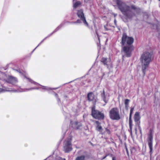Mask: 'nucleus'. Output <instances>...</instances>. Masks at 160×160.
Returning a JSON list of instances; mask_svg holds the SVG:
<instances>
[{
  "label": "nucleus",
  "mask_w": 160,
  "mask_h": 160,
  "mask_svg": "<svg viewBox=\"0 0 160 160\" xmlns=\"http://www.w3.org/2000/svg\"><path fill=\"white\" fill-rule=\"evenodd\" d=\"M151 54L148 52H145L142 55L141 61L143 70L145 69L148 66L151 61Z\"/></svg>",
  "instance_id": "1"
},
{
  "label": "nucleus",
  "mask_w": 160,
  "mask_h": 160,
  "mask_svg": "<svg viewBox=\"0 0 160 160\" xmlns=\"http://www.w3.org/2000/svg\"><path fill=\"white\" fill-rule=\"evenodd\" d=\"M119 8L121 11L125 14V18L126 19V20H124L125 22H126L127 19H130L133 16L132 12L129 11V7L125 3L121 2L119 4Z\"/></svg>",
  "instance_id": "2"
},
{
  "label": "nucleus",
  "mask_w": 160,
  "mask_h": 160,
  "mask_svg": "<svg viewBox=\"0 0 160 160\" xmlns=\"http://www.w3.org/2000/svg\"><path fill=\"white\" fill-rule=\"evenodd\" d=\"M109 117L112 120H119L121 117L118 109L117 108H112L109 111Z\"/></svg>",
  "instance_id": "3"
},
{
  "label": "nucleus",
  "mask_w": 160,
  "mask_h": 160,
  "mask_svg": "<svg viewBox=\"0 0 160 160\" xmlns=\"http://www.w3.org/2000/svg\"><path fill=\"white\" fill-rule=\"evenodd\" d=\"M92 114L93 117L96 119H103L104 115L99 111L95 110V107H93L92 108Z\"/></svg>",
  "instance_id": "4"
},
{
  "label": "nucleus",
  "mask_w": 160,
  "mask_h": 160,
  "mask_svg": "<svg viewBox=\"0 0 160 160\" xmlns=\"http://www.w3.org/2000/svg\"><path fill=\"white\" fill-rule=\"evenodd\" d=\"M133 38L127 37L126 34H123L122 38V43L123 45L126 42L128 45H130L133 43Z\"/></svg>",
  "instance_id": "5"
},
{
  "label": "nucleus",
  "mask_w": 160,
  "mask_h": 160,
  "mask_svg": "<svg viewBox=\"0 0 160 160\" xmlns=\"http://www.w3.org/2000/svg\"><path fill=\"white\" fill-rule=\"evenodd\" d=\"M152 133H150V134L149 135L148 139V144L149 146V148L150 149V152H152Z\"/></svg>",
  "instance_id": "6"
},
{
  "label": "nucleus",
  "mask_w": 160,
  "mask_h": 160,
  "mask_svg": "<svg viewBox=\"0 0 160 160\" xmlns=\"http://www.w3.org/2000/svg\"><path fill=\"white\" fill-rule=\"evenodd\" d=\"M71 143L70 142H68L67 143V145L64 147V150L66 152H69L72 150L71 146Z\"/></svg>",
  "instance_id": "7"
},
{
  "label": "nucleus",
  "mask_w": 160,
  "mask_h": 160,
  "mask_svg": "<svg viewBox=\"0 0 160 160\" xmlns=\"http://www.w3.org/2000/svg\"><path fill=\"white\" fill-rule=\"evenodd\" d=\"M101 133L104 136H108L110 134V131L107 128H104V129L102 131Z\"/></svg>",
  "instance_id": "8"
},
{
  "label": "nucleus",
  "mask_w": 160,
  "mask_h": 160,
  "mask_svg": "<svg viewBox=\"0 0 160 160\" xmlns=\"http://www.w3.org/2000/svg\"><path fill=\"white\" fill-rule=\"evenodd\" d=\"M130 47H124L123 48V51L126 53L127 57H129L130 56L131 51L130 50Z\"/></svg>",
  "instance_id": "9"
},
{
  "label": "nucleus",
  "mask_w": 160,
  "mask_h": 160,
  "mask_svg": "<svg viewBox=\"0 0 160 160\" xmlns=\"http://www.w3.org/2000/svg\"><path fill=\"white\" fill-rule=\"evenodd\" d=\"M96 130L99 132L100 133L102 132V131L104 129V128H102L101 127L100 124L98 122L96 121Z\"/></svg>",
  "instance_id": "10"
},
{
  "label": "nucleus",
  "mask_w": 160,
  "mask_h": 160,
  "mask_svg": "<svg viewBox=\"0 0 160 160\" xmlns=\"http://www.w3.org/2000/svg\"><path fill=\"white\" fill-rule=\"evenodd\" d=\"M140 119V113L138 112H136L134 116V119L135 122H138Z\"/></svg>",
  "instance_id": "11"
},
{
  "label": "nucleus",
  "mask_w": 160,
  "mask_h": 160,
  "mask_svg": "<svg viewBox=\"0 0 160 160\" xmlns=\"http://www.w3.org/2000/svg\"><path fill=\"white\" fill-rule=\"evenodd\" d=\"M88 100L90 101L93 100L94 99V95L92 93H90L88 94Z\"/></svg>",
  "instance_id": "12"
},
{
  "label": "nucleus",
  "mask_w": 160,
  "mask_h": 160,
  "mask_svg": "<svg viewBox=\"0 0 160 160\" xmlns=\"http://www.w3.org/2000/svg\"><path fill=\"white\" fill-rule=\"evenodd\" d=\"M77 15L78 17L80 18L81 19H83L84 17V14L83 11L82 10H79L78 11Z\"/></svg>",
  "instance_id": "13"
},
{
  "label": "nucleus",
  "mask_w": 160,
  "mask_h": 160,
  "mask_svg": "<svg viewBox=\"0 0 160 160\" xmlns=\"http://www.w3.org/2000/svg\"><path fill=\"white\" fill-rule=\"evenodd\" d=\"M102 97L104 101L106 103L108 100V98L106 96L105 93L104 91H103L102 93Z\"/></svg>",
  "instance_id": "14"
},
{
  "label": "nucleus",
  "mask_w": 160,
  "mask_h": 160,
  "mask_svg": "<svg viewBox=\"0 0 160 160\" xmlns=\"http://www.w3.org/2000/svg\"><path fill=\"white\" fill-rule=\"evenodd\" d=\"M129 102V100L128 99H126L125 101V107L127 108H128V105Z\"/></svg>",
  "instance_id": "15"
},
{
  "label": "nucleus",
  "mask_w": 160,
  "mask_h": 160,
  "mask_svg": "<svg viewBox=\"0 0 160 160\" xmlns=\"http://www.w3.org/2000/svg\"><path fill=\"white\" fill-rule=\"evenodd\" d=\"M81 4V2H76L73 5V7L75 8H77L78 6Z\"/></svg>",
  "instance_id": "16"
},
{
  "label": "nucleus",
  "mask_w": 160,
  "mask_h": 160,
  "mask_svg": "<svg viewBox=\"0 0 160 160\" xmlns=\"http://www.w3.org/2000/svg\"><path fill=\"white\" fill-rule=\"evenodd\" d=\"M84 157L83 156H82L79 157L77 158L76 160H84Z\"/></svg>",
  "instance_id": "17"
},
{
  "label": "nucleus",
  "mask_w": 160,
  "mask_h": 160,
  "mask_svg": "<svg viewBox=\"0 0 160 160\" xmlns=\"http://www.w3.org/2000/svg\"><path fill=\"white\" fill-rule=\"evenodd\" d=\"M129 122V127L130 131L131 132L132 131V122Z\"/></svg>",
  "instance_id": "18"
},
{
  "label": "nucleus",
  "mask_w": 160,
  "mask_h": 160,
  "mask_svg": "<svg viewBox=\"0 0 160 160\" xmlns=\"http://www.w3.org/2000/svg\"><path fill=\"white\" fill-rule=\"evenodd\" d=\"M107 61V59L105 58H103L102 59L101 61L104 64H106V61Z\"/></svg>",
  "instance_id": "19"
},
{
  "label": "nucleus",
  "mask_w": 160,
  "mask_h": 160,
  "mask_svg": "<svg viewBox=\"0 0 160 160\" xmlns=\"http://www.w3.org/2000/svg\"><path fill=\"white\" fill-rule=\"evenodd\" d=\"M134 107H132L131 108V110H130V115H132V114L133 113V112L134 111Z\"/></svg>",
  "instance_id": "20"
},
{
  "label": "nucleus",
  "mask_w": 160,
  "mask_h": 160,
  "mask_svg": "<svg viewBox=\"0 0 160 160\" xmlns=\"http://www.w3.org/2000/svg\"><path fill=\"white\" fill-rule=\"evenodd\" d=\"M82 20L83 21V22L84 23L86 24L87 25H88V23L87 22H86V20H85V18L84 17L83 18V19H82Z\"/></svg>",
  "instance_id": "21"
},
{
  "label": "nucleus",
  "mask_w": 160,
  "mask_h": 160,
  "mask_svg": "<svg viewBox=\"0 0 160 160\" xmlns=\"http://www.w3.org/2000/svg\"><path fill=\"white\" fill-rule=\"evenodd\" d=\"M131 117H132V115H130L129 118V122H132V120H131Z\"/></svg>",
  "instance_id": "22"
},
{
  "label": "nucleus",
  "mask_w": 160,
  "mask_h": 160,
  "mask_svg": "<svg viewBox=\"0 0 160 160\" xmlns=\"http://www.w3.org/2000/svg\"><path fill=\"white\" fill-rule=\"evenodd\" d=\"M76 22H77V23H80V21L79 20H78Z\"/></svg>",
  "instance_id": "23"
},
{
  "label": "nucleus",
  "mask_w": 160,
  "mask_h": 160,
  "mask_svg": "<svg viewBox=\"0 0 160 160\" xmlns=\"http://www.w3.org/2000/svg\"><path fill=\"white\" fill-rule=\"evenodd\" d=\"M2 91V90L1 88H0V92H1Z\"/></svg>",
  "instance_id": "24"
},
{
  "label": "nucleus",
  "mask_w": 160,
  "mask_h": 160,
  "mask_svg": "<svg viewBox=\"0 0 160 160\" xmlns=\"http://www.w3.org/2000/svg\"><path fill=\"white\" fill-rule=\"evenodd\" d=\"M114 23H115V24H116V20H114Z\"/></svg>",
  "instance_id": "25"
},
{
  "label": "nucleus",
  "mask_w": 160,
  "mask_h": 160,
  "mask_svg": "<svg viewBox=\"0 0 160 160\" xmlns=\"http://www.w3.org/2000/svg\"><path fill=\"white\" fill-rule=\"evenodd\" d=\"M112 160H115V158L114 157H113Z\"/></svg>",
  "instance_id": "26"
},
{
  "label": "nucleus",
  "mask_w": 160,
  "mask_h": 160,
  "mask_svg": "<svg viewBox=\"0 0 160 160\" xmlns=\"http://www.w3.org/2000/svg\"><path fill=\"white\" fill-rule=\"evenodd\" d=\"M132 8H133L134 9H135V8L134 7H132Z\"/></svg>",
  "instance_id": "27"
},
{
  "label": "nucleus",
  "mask_w": 160,
  "mask_h": 160,
  "mask_svg": "<svg viewBox=\"0 0 160 160\" xmlns=\"http://www.w3.org/2000/svg\"><path fill=\"white\" fill-rule=\"evenodd\" d=\"M10 78H13V77H10Z\"/></svg>",
  "instance_id": "28"
},
{
  "label": "nucleus",
  "mask_w": 160,
  "mask_h": 160,
  "mask_svg": "<svg viewBox=\"0 0 160 160\" xmlns=\"http://www.w3.org/2000/svg\"><path fill=\"white\" fill-rule=\"evenodd\" d=\"M126 151H127V153H128V151L127 149L126 148Z\"/></svg>",
  "instance_id": "29"
},
{
  "label": "nucleus",
  "mask_w": 160,
  "mask_h": 160,
  "mask_svg": "<svg viewBox=\"0 0 160 160\" xmlns=\"http://www.w3.org/2000/svg\"><path fill=\"white\" fill-rule=\"evenodd\" d=\"M106 156H105V157H104L103 158V159H104L105 158H106Z\"/></svg>",
  "instance_id": "30"
},
{
  "label": "nucleus",
  "mask_w": 160,
  "mask_h": 160,
  "mask_svg": "<svg viewBox=\"0 0 160 160\" xmlns=\"http://www.w3.org/2000/svg\"><path fill=\"white\" fill-rule=\"evenodd\" d=\"M159 1H160V0H159Z\"/></svg>",
  "instance_id": "31"
}]
</instances>
